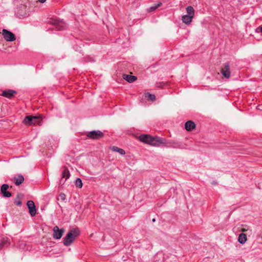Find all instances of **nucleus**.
Listing matches in <instances>:
<instances>
[{"mask_svg": "<svg viewBox=\"0 0 262 262\" xmlns=\"http://www.w3.org/2000/svg\"><path fill=\"white\" fill-rule=\"evenodd\" d=\"M139 138L141 142L155 146H159L162 144L165 143L164 142L165 138L158 136L152 137L147 135H141Z\"/></svg>", "mask_w": 262, "mask_h": 262, "instance_id": "obj_1", "label": "nucleus"}, {"mask_svg": "<svg viewBox=\"0 0 262 262\" xmlns=\"http://www.w3.org/2000/svg\"><path fill=\"white\" fill-rule=\"evenodd\" d=\"M79 234L80 230L78 228L70 230L63 238V245L66 246H70Z\"/></svg>", "mask_w": 262, "mask_h": 262, "instance_id": "obj_2", "label": "nucleus"}, {"mask_svg": "<svg viewBox=\"0 0 262 262\" xmlns=\"http://www.w3.org/2000/svg\"><path fill=\"white\" fill-rule=\"evenodd\" d=\"M42 120L41 116H27L23 122L27 125H39Z\"/></svg>", "mask_w": 262, "mask_h": 262, "instance_id": "obj_3", "label": "nucleus"}, {"mask_svg": "<svg viewBox=\"0 0 262 262\" xmlns=\"http://www.w3.org/2000/svg\"><path fill=\"white\" fill-rule=\"evenodd\" d=\"M165 142L164 144H162V145L166 146L168 147H172L174 148H184V146L182 142L174 141V140H167L165 139Z\"/></svg>", "mask_w": 262, "mask_h": 262, "instance_id": "obj_4", "label": "nucleus"}, {"mask_svg": "<svg viewBox=\"0 0 262 262\" xmlns=\"http://www.w3.org/2000/svg\"><path fill=\"white\" fill-rule=\"evenodd\" d=\"M86 136L94 140H99L104 137V134L100 130H93L86 134Z\"/></svg>", "mask_w": 262, "mask_h": 262, "instance_id": "obj_5", "label": "nucleus"}, {"mask_svg": "<svg viewBox=\"0 0 262 262\" xmlns=\"http://www.w3.org/2000/svg\"><path fill=\"white\" fill-rule=\"evenodd\" d=\"M2 35L4 39L7 41H13L16 39L15 35L5 29L2 30Z\"/></svg>", "mask_w": 262, "mask_h": 262, "instance_id": "obj_6", "label": "nucleus"}, {"mask_svg": "<svg viewBox=\"0 0 262 262\" xmlns=\"http://www.w3.org/2000/svg\"><path fill=\"white\" fill-rule=\"evenodd\" d=\"M53 237L54 239H60L64 232V229L63 228L60 229L57 226H54L53 227Z\"/></svg>", "mask_w": 262, "mask_h": 262, "instance_id": "obj_7", "label": "nucleus"}, {"mask_svg": "<svg viewBox=\"0 0 262 262\" xmlns=\"http://www.w3.org/2000/svg\"><path fill=\"white\" fill-rule=\"evenodd\" d=\"M221 72L223 76L226 78H229L231 75L230 70V64L229 62L225 63L222 68L221 69Z\"/></svg>", "mask_w": 262, "mask_h": 262, "instance_id": "obj_8", "label": "nucleus"}, {"mask_svg": "<svg viewBox=\"0 0 262 262\" xmlns=\"http://www.w3.org/2000/svg\"><path fill=\"white\" fill-rule=\"evenodd\" d=\"M27 205L31 216H34L36 214V209L34 202L31 200L28 201L27 203Z\"/></svg>", "mask_w": 262, "mask_h": 262, "instance_id": "obj_9", "label": "nucleus"}, {"mask_svg": "<svg viewBox=\"0 0 262 262\" xmlns=\"http://www.w3.org/2000/svg\"><path fill=\"white\" fill-rule=\"evenodd\" d=\"M9 187V185L7 184H4L1 186V191L5 198H9L12 195L11 193L7 191Z\"/></svg>", "mask_w": 262, "mask_h": 262, "instance_id": "obj_10", "label": "nucleus"}, {"mask_svg": "<svg viewBox=\"0 0 262 262\" xmlns=\"http://www.w3.org/2000/svg\"><path fill=\"white\" fill-rule=\"evenodd\" d=\"M16 93L17 92L15 90L8 89L3 91L1 95L7 98L11 99Z\"/></svg>", "mask_w": 262, "mask_h": 262, "instance_id": "obj_11", "label": "nucleus"}, {"mask_svg": "<svg viewBox=\"0 0 262 262\" xmlns=\"http://www.w3.org/2000/svg\"><path fill=\"white\" fill-rule=\"evenodd\" d=\"M11 244L10 239L9 237H4L2 238L0 242V250L8 247Z\"/></svg>", "mask_w": 262, "mask_h": 262, "instance_id": "obj_12", "label": "nucleus"}, {"mask_svg": "<svg viewBox=\"0 0 262 262\" xmlns=\"http://www.w3.org/2000/svg\"><path fill=\"white\" fill-rule=\"evenodd\" d=\"M70 176V173L69 169H68L67 167H64L62 173V179L60 180V183L61 184V183H63V184H64L65 181L68 178H69Z\"/></svg>", "mask_w": 262, "mask_h": 262, "instance_id": "obj_13", "label": "nucleus"}, {"mask_svg": "<svg viewBox=\"0 0 262 262\" xmlns=\"http://www.w3.org/2000/svg\"><path fill=\"white\" fill-rule=\"evenodd\" d=\"M52 24L55 25L56 29L59 31L64 30L66 28L64 24L62 21L54 20Z\"/></svg>", "mask_w": 262, "mask_h": 262, "instance_id": "obj_14", "label": "nucleus"}, {"mask_svg": "<svg viewBox=\"0 0 262 262\" xmlns=\"http://www.w3.org/2000/svg\"><path fill=\"white\" fill-rule=\"evenodd\" d=\"M14 182L16 186H19L24 181V177L21 174H17L13 178Z\"/></svg>", "mask_w": 262, "mask_h": 262, "instance_id": "obj_15", "label": "nucleus"}, {"mask_svg": "<svg viewBox=\"0 0 262 262\" xmlns=\"http://www.w3.org/2000/svg\"><path fill=\"white\" fill-rule=\"evenodd\" d=\"M185 128L187 131H191L195 128V124L192 121H188L185 124Z\"/></svg>", "mask_w": 262, "mask_h": 262, "instance_id": "obj_16", "label": "nucleus"}, {"mask_svg": "<svg viewBox=\"0 0 262 262\" xmlns=\"http://www.w3.org/2000/svg\"><path fill=\"white\" fill-rule=\"evenodd\" d=\"M122 77L124 80H126L127 82L129 83H132L137 79L136 76L128 74H123Z\"/></svg>", "mask_w": 262, "mask_h": 262, "instance_id": "obj_17", "label": "nucleus"}, {"mask_svg": "<svg viewBox=\"0 0 262 262\" xmlns=\"http://www.w3.org/2000/svg\"><path fill=\"white\" fill-rule=\"evenodd\" d=\"M193 17L192 15H184L182 16V21L186 24H189L192 21V19Z\"/></svg>", "mask_w": 262, "mask_h": 262, "instance_id": "obj_18", "label": "nucleus"}, {"mask_svg": "<svg viewBox=\"0 0 262 262\" xmlns=\"http://www.w3.org/2000/svg\"><path fill=\"white\" fill-rule=\"evenodd\" d=\"M247 235L245 233H241L238 238V242L241 244H244L246 243L247 241Z\"/></svg>", "mask_w": 262, "mask_h": 262, "instance_id": "obj_19", "label": "nucleus"}, {"mask_svg": "<svg viewBox=\"0 0 262 262\" xmlns=\"http://www.w3.org/2000/svg\"><path fill=\"white\" fill-rule=\"evenodd\" d=\"M187 15H192V17L194 16V10L192 6H189L186 8Z\"/></svg>", "mask_w": 262, "mask_h": 262, "instance_id": "obj_20", "label": "nucleus"}, {"mask_svg": "<svg viewBox=\"0 0 262 262\" xmlns=\"http://www.w3.org/2000/svg\"><path fill=\"white\" fill-rule=\"evenodd\" d=\"M145 97L148 100H151L154 101L156 100V96L154 94H151L149 93H146L145 94Z\"/></svg>", "mask_w": 262, "mask_h": 262, "instance_id": "obj_21", "label": "nucleus"}, {"mask_svg": "<svg viewBox=\"0 0 262 262\" xmlns=\"http://www.w3.org/2000/svg\"><path fill=\"white\" fill-rule=\"evenodd\" d=\"M112 150L114 151L118 152L121 155H124L125 154V151L123 149L120 148L116 146H113Z\"/></svg>", "mask_w": 262, "mask_h": 262, "instance_id": "obj_22", "label": "nucleus"}, {"mask_svg": "<svg viewBox=\"0 0 262 262\" xmlns=\"http://www.w3.org/2000/svg\"><path fill=\"white\" fill-rule=\"evenodd\" d=\"M162 5V3L159 2L157 5L152 6L147 9V11L148 12H152L157 9L158 7H160Z\"/></svg>", "mask_w": 262, "mask_h": 262, "instance_id": "obj_23", "label": "nucleus"}, {"mask_svg": "<svg viewBox=\"0 0 262 262\" xmlns=\"http://www.w3.org/2000/svg\"><path fill=\"white\" fill-rule=\"evenodd\" d=\"M75 185L76 187L80 188L82 187V182L80 178H77L75 181Z\"/></svg>", "mask_w": 262, "mask_h": 262, "instance_id": "obj_24", "label": "nucleus"}, {"mask_svg": "<svg viewBox=\"0 0 262 262\" xmlns=\"http://www.w3.org/2000/svg\"><path fill=\"white\" fill-rule=\"evenodd\" d=\"M21 195V194H18L17 195V197H16V199H19L18 200H17L16 199L15 200L14 203L17 206H20L22 204L21 203V201L20 200V199H21V197H20V196Z\"/></svg>", "mask_w": 262, "mask_h": 262, "instance_id": "obj_25", "label": "nucleus"}, {"mask_svg": "<svg viewBox=\"0 0 262 262\" xmlns=\"http://www.w3.org/2000/svg\"><path fill=\"white\" fill-rule=\"evenodd\" d=\"M59 198L62 201H64L66 200V195L64 193H61L59 194Z\"/></svg>", "mask_w": 262, "mask_h": 262, "instance_id": "obj_26", "label": "nucleus"}, {"mask_svg": "<svg viewBox=\"0 0 262 262\" xmlns=\"http://www.w3.org/2000/svg\"><path fill=\"white\" fill-rule=\"evenodd\" d=\"M157 87H161L162 88L164 85H165V83H164L163 82H161V83H160L159 84H157Z\"/></svg>", "mask_w": 262, "mask_h": 262, "instance_id": "obj_27", "label": "nucleus"}, {"mask_svg": "<svg viewBox=\"0 0 262 262\" xmlns=\"http://www.w3.org/2000/svg\"><path fill=\"white\" fill-rule=\"evenodd\" d=\"M256 108L258 110L262 111V104L258 105Z\"/></svg>", "mask_w": 262, "mask_h": 262, "instance_id": "obj_28", "label": "nucleus"}, {"mask_svg": "<svg viewBox=\"0 0 262 262\" xmlns=\"http://www.w3.org/2000/svg\"><path fill=\"white\" fill-rule=\"evenodd\" d=\"M39 2L41 3H43L46 2V0H38Z\"/></svg>", "mask_w": 262, "mask_h": 262, "instance_id": "obj_29", "label": "nucleus"}, {"mask_svg": "<svg viewBox=\"0 0 262 262\" xmlns=\"http://www.w3.org/2000/svg\"><path fill=\"white\" fill-rule=\"evenodd\" d=\"M242 231L243 232H246L247 231V230L246 229H245V228H243V229H242Z\"/></svg>", "mask_w": 262, "mask_h": 262, "instance_id": "obj_30", "label": "nucleus"}, {"mask_svg": "<svg viewBox=\"0 0 262 262\" xmlns=\"http://www.w3.org/2000/svg\"><path fill=\"white\" fill-rule=\"evenodd\" d=\"M259 28L260 29V31L262 32V26L259 27Z\"/></svg>", "mask_w": 262, "mask_h": 262, "instance_id": "obj_31", "label": "nucleus"}, {"mask_svg": "<svg viewBox=\"0 0 262 262\" xmlns=\"http://www.w3.org/2000/svg\"><path fill=\"white\" fill-rule=\"evenodd\" d=\"M155 221H156L155 219H152V222H155Z\"/></svg>", "mask_w": 262, "mask_h": 262, "instance_id": "obj_32", "label": "nucleus"}]
</instances>
